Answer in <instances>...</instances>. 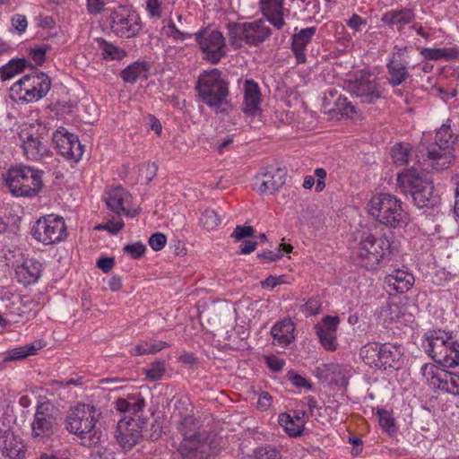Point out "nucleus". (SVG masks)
<instances>
[{
    "instance_id": "nucleus-6",
    "label": "nucleus",
    "mask_w": 459,
    "mask_h": 459,
    "mask_svg": "<svg viewBox=\"0 0 459 459\" xmlns=\"http://www.w3.org/2000/svg\"><path fill=\"white\" fill-rule=\"evenodd\" d=\"M361 360L368 367L379 370L398 368L401 349L390 342H369L359 349Z\"/></svg>"
},
{
    "instance_id": "nucleus-19",
    "label": "nucleus",
    "mask_w": 459,
    "mask_h": 459,
    "mask_svg": "<svg viewBox=\"0 0 459 459\" xmlns=\"http://www.w3.org/2000/svg\"><path fill=\"white\" fill-rule=\"evenodd\" d=\"M53 142L58 152L70 160L78 161L83 153V146L77 135L69 133L65 127H59L53 134Z\"/></svg>"
},
{
    "instance_id": "nucleus-24",
    "label": "nucleus",
    "mask_w": 459,
    "mask_h": 459,
    "mask_svg": "<svg viewBox=\"0 0 459 459\" xmlns=\"http://www.w3.org/2000/svg\"><path fill=\"white\" fill-rule=\"evenodd\" d=\"M414 276L408 271L394 269L385 278V285L391 295L407 292L414 284Z\"/></svg>"
},
{
    "instance_id": "nucleus-40",
    "label": "nucleus",
    "mask_w": 459,
    "mask_h": 459,
    "mask_svg": "<svg viewBox=\"0 0 459 459\" xmlns=\"http://www.w3.org/2000/svg\"><path fill=\"white\" fill-rule=\"evenodd\" d=\"M446 370L440 369L436 365L431 363L423 364L421 367V373L427 382L434 388L439 389L441 383V376Z\"/></svg>"
},
{
    "instance_id": "nucleus-1",
    "label": "nucleus",
    "mask_w": 459,
    "mask_h": 459,
    "mask_svg": "<svg viewBox=\"0 0 459 459\" xmlns=\"http://www.w3.org/2000/svg\"><path fill=\"white\" fill-rule=\"evenodd\" d=\"M99 415L95 406L78 403L70 409L65 418V428L81 439L88 437V441L82 442V445L91 446L100 440V431L95 428Z\"/></svg>"
},
{
    "instance_id": "nucleus-50",
    "label": "nucleus",
    "mask_w": 459,
    "mask_h": 459,
    "mask_svg": "<svg viewBox=\"0 0 459 459\" xmlns=\"http://www.w3.org/2000/svg\"><path fill=\"white\" fill-rule=\"evenodd\" d=\"M168 27L169 29V36H171L176 40H185L186 39L191 38L192 33L186 30H180L177 27L172 20L169 21Z\"/></svg>"
},
{
    "instance_id": "nucleus-60",
    "label": "nucleus",
    "mask_w": 459,
    "mask_h": 459,
    "mask_svg": "<svg viewBox=\"0 0 459 459\" xmlns=\"http://www.w3.org/2000/svg\"><path fill=\"white\" fill-rule=\"evenodd\" d=\"M366 23L367 21L357 13H353L351 17L346 21L347 26L353 30L354 31H359L360 26Z\"/></svg>"
},
{
    "instance_id": "nucleus-8",
    "label": "nucleus",
    "mask_w": 459,
    "mask_h": 459,
    "mask_svg": "<svg viewBox=\"0 0 459 459\" xmlns=\"http://www.w3.org/2000/svg\"><path fill=\"white\" fill-rule=\"evenodd\" d=\"M51 87L48 75L42 72H34L24 75L12 87L11 92L25 102H34L47 95Z\"/></svg>"
},
{
    "instance_id": "nucleus-21",
    "label": "nucleus",
    "mask_w": 459,
    "mask_h": 459,
    "mask_svg": "<svg viewBox=\"0 0 459 459\" xmlns=\"http://www.w3.org/2000/svg\"><path fill=\"white\" fill-rule=\"evenodd\" d=\"M115 437L125 451L131 450L141 439L138 423L132 418H124L117 424Z\"/></svg>"
},
{
    "instance_id": "nucleus-53",
    "label": "nucleus",
    "mask_w": 459,
    "mask_h": 459,
    "mask_svg": "<svg viewBox=\"0 0 459 459\" xmlns=\"http://www.w3.org/2000/svg\"><path fill=\"white\" fill-rule=\"evenodd\" d=\"M321 310V304L317 299H310L302 306V312L307 316L318 314Z\"/></svg>"
},
{
    "instance_id": "nucleus-47",
    "label": "nucleus",
    "mask_w": 459,
    "mask_h": 459,
    "mask_svg": "<svg viewBox=\"0 0 459 459\" xmlns=\"http://www.w3.org/2000/svg\"><path fill=\"white\" fill-rule=\"evenodd\" d=\"M200 222L207 230H212L220 224L221 219L215 211L207 209L202 213Z\"/></svg>"
},
{
    "instance_id": "nucleus-37",
    "label": "nucleus",
    "mask_w": 459,
    "mask_h": 459,
    "mask_svg": "<svg viewBox=\"0 0 459 459\" xmlns=\"http://www.w3.org/2000/svg\"><path fill=\"white\" fill-rule=\"evenodd\" d=\"M421 56L429 60L454 59L457 56L458 51L454 48H423L420 50Z\"/></svg>"
},
{
    "instance_id": "nucleus-62",
    "label": "nucleus",
    "mask_w": 459,
    "mask_h": 459,
    "mask_svg": "<svg viewBox=\"0 0 459 459\" xmlns=\"http://www.w3.org/2000/svg\"><path fill=\"white\" fill-rule=\"evenodd\" d=\"M105 230L111 234H117L124 227L123 220L118 217L117 220H110L105 223Z\"/></svg>"
},
{
    "instance_id": "nucleus-51",
    "label": "nucleus",
    "mask_w": 459,
    "mask_h": 459,
    "mask_svg": "<svg viewBox=\"0 0 459 459\" xmlns=\"http://www.w3.org/2000/svg\"><path fill=\"white\" fill-rule=\"evenodd\" d=\"M288 379L295 385L297 388H307L311 389V384L302 376L299 375L297 372L290 370L287 374Z\"/></svg>"
},
{
    "instance_id": "nucleus-56",
    "label": "nucleus",
    "mask_w": 459,
    "mask_h": 459,
    "mask_svg": "<svg viewBox=\"0 0 459 459\" xmlns=\"http://www.w3.org/2000/svg\"><path fill=\"white\" fill-rule=\"evenodd\" d=\"M101 43L103 44V56L105 58L109 59H118L122 56L121 51L115 46L106 42L105 40H102Z\"/></svg>"
},
{
    "instance_id": "nucleus-41",
    "label": "nucleus",
    "mask_w": 459,
    "mask_h": 459,
    "mask_svg": "<svg viewBox=\"0 0 459 459\" xmlns=\"http://www.w3.org/2000/svg\"><path fill=\"white\" fill-rule=\"evenodd\" d=\"M278 422L290 437H299L302 434L303 423L296 422L288 413H281Z\"/></svg>"
},
{
    "instance_id": "nucleus-52",
    "label": "nucleus",
    "mask_w": 459,
    "mask_h": 459,
    "mask_svg": "<svg viewBox=\"0 0 459 459\" xmlns=\"http://www.w3.org/2000/svg\"><path fill=\"white\" fill-rule=\"evenodd\" d=\"M255 459H281V456L275 448L259 447L255 451Z\"/></svg>"
},
{
    "instance_id": "nucleus-54",
    "label": "nucleus",
    "mask_w": 459,
    "mask_h": 459,
    "mask_svg": "<svg viewBox=\"0 0 459 459\" xmlns=\"http://www.w3.org/2000/svg\"><path fill=\"white\" fill-rule=\"evenodd\" d=\"M166 242V236L160 232L152 234L149 238V245L155 251L161 250L165 247Z\"/></svg>"
},
{
    "instance_id": "nucleus-63",
    "label": "nucleus",
    "mask_w": 459,
    "mask_h": 459,
    "mask_svg": "<svg viewBox=\"0 0 459 459\" xmlns=\"http://www.w3.org/2000/svg\"><path fill=\"white\" fill-rule=\"evenodd\" d=\"M115 264V259L113 257H101L97 261V266L103 273H109Z\"/></svg>"
},
{
    "instance_id": "nucleus-44",
    "label": "nucleus",
    "mask_w": 459,
    "mask_h": 459,
    "mask_svg": "<svg viewBox=\"0 0 459 459\" xmlns=\"http://www.w3.org/2000/svg\"><path fill=\"white\" fill-rule=\"evenodd\" d=\"M331 110L346 117H351L356 113L355 107L351 102L341 95L334 101V108Z\"/></svg>"
},
{
    "instance_id": "nucleus-29",
    "label": "nucleus",
    "mask_w": 459,
    "mask_h": 459,
    "mask_svg": "<svg viewBox=\"0 0 459 459\" xmlns=\"http://www.w3.org/2000/svg\"><path fill=\"white\" fill-rule=\"evenodd\" d=\"M414 17L411 9L401 8L385 12L382 15L381 22L390 27L396 26L397 30H401L405 25L411 23Z\"/></svg>"
},
{
    "instance_id": "nucleus-12",
    "label": "nucleus",
    "mask_w": 459,
    "mask_h": 459,
    "mask_svg": "<svg viewBox=\"0 0 459 459\" xmlns=\"http://www.w3.org/2000/svg\"><path fill=\"white\" fill-rule=\"evenodd\" d=\"M31 426L33 438H49L58 429L56 409L48 401L39 403L36 406Z\"/></svg>"
},
{
    "instance_id": "nucleus-57",
    "label": "nucleus",
    "mask_w": 459,
    "mask_h": 459,
    "mask_svg": "<svg viewBox=\"0 0 459 459\" xmlns=\"http://www.w3.org/2000/svg\"><path fill=\"white\" fill-rule=\"evenodd\" d=\"M90 459H116V456L110 449L100 446L91 452Z\"/></svg>"
},
{
    "instance_id": "nucleus-2",
    "label": "nucleus",
    "mask_w": 459,
    "mask_h": 459,
    "mask_svg": "<svg viewBox=\"0 0 459 459\" xmlns=\"http://www.w3.org/2000/svg\"><path fill=\"white\" fill-rule=\"evenodd\" d=\"M43 171L25 166L11 167L4 175V182L14 196L32 197L39 193L43 184Z\"/></svg>"
},
{
    "instance_id": "nucleus-31",
    "label": "nucleus",
    "mask_w": 459,
    "mask_h": 459,
    "mask_svg": "<svg viewBox=\"0 0 459 459\" xmlns=\"http://www.w3.org/2000/svg\"><path fill=\"white\" fill-rule=\"evenodd\" d=\"M145 407V400L140 394L129 395L126 399H118L117 401V409L124 413L135 415L142 411Z\"/></svg>"
},
{
    "instance_id": "nucleus-38",
    "label": "nucleus",
    "mask_w": 459,
    "mask_h": 459,
    "mask_svg": "<svg viewBox=\"0 0 459 459\" xmlns=\"http://www.w3.org/2000/svg\"><path fill=\"white\" fill-rule=\"evenodd\" d=\"M440 379L439 390L453 395H459V373L446 370Z\"/></svg>"
},
{
    "instance_id": "nucleus-25",
    "label": "nucleus",
    "mask_w": 459,
    "mask_h": 459,
    "mask_svg": "<svg viewBox=\"0 0 459 459\" xmlns=\"http://www.w3.org/2000/svg\"><path fill=\"white\" fill-rule=\"evenodd\" d=\"M42 264L35 258H27L15 269L17 281L23 285L35 283L41 276Z\"/></svg>"
},
{
    "instance_id": "nucleus-10",
    "label": "nucleus",
    "mask_w": 459,
    "mask_h": 459,
    "mask_svg": "<svg viewBox=\"0 0 459 459\" xmlns=\"http://www.w3.org/2000/svg\"><path fill=\"white\" fill-rule=\"evenodd\" d=\"M31 234L39 242L53 245L66 238V225L62 217L48 214L35 222Z\"/></svg>"
},
{
    "instance_id": "nucleus-61",
    "label": "nucleus",
    "mask_w": 459,
    "mask_h": 459,
    "mask_svg": "<svg viewBox=\"0 0 459 459\" xmlns=\"http://www.w3.org/2000/svg\"><path fill=\"white\" fill-rule=\"evenodd\" d=\"M146 8L152 17L160 18L161 16L160 0H147Z\"/></svg>"
},
{
    "instance_id": "nucleus-36",
    "label": "nucleus",
    "mask_w": 459,
    "mask_h": 459,
    "mask_svg": "<svg viewBox=\"0 0 459 459\" xmlns=\"http://www.w3.org/2000/svg\"><path fill=\"white\" fill-rule=\"evenodd\" d=\"M165 342L156 340H146L139 342L131 351L133 356L156 353L162 349L169 347Z\"/></svg>"
},
{
    "instance_id": "nucleus-3",
    "label": "nucleus",
    "mask_w": 459,
    "mask_h": 459,
    "mask_svg": "<svg viewBox=\"0 0 459 459\" xmlns=\"http://www.w3.org/2000/svg\"><path fill=\"white\" fill-rule=\"evenodd\" d=\"M397 180L402 192L411 195L417 207H432L438 203L439 196L434 193L432 181L421 177L417 169L406 170L398 176Z\"/></svg>"
},
{
    "instance_id": "nucleus-30",
    "label": "nucleus",
    "mask_w": 459,
    "mask_h": 459,
    "mask_svg": "<svg viewBox=\"0 0 459 459\" xmlns=\"http://www.w3.org/2000/svg\"><path fill=\"white\" fill-rule=\"evenodd\" d=\"M386 67L390 75L388 81L393 87L401 85L409 77L406 65L394 56L389 58Z\"/></svg>"
},
{
    "instance_id": "nucleus-48",
    "label": "nucleus",
    "mask_w": 459,
    "mask_h": 459,
    "mask_svg": "<svg viewBox=\"0 0 459 459\" xmlns=\"http://www.w3.org/2000/svg\"><path fill=\"white\" fill-rule=\"evenodd\" d=\"M144 373L150 381L160 380L165 373L164 362L160 360L154 361L149 368L144 369Z\"/></svg>"
},
{
    "instance_id": "nucleus-18",
    "label": "nucleus",
    "mask_w": 459,
    "mask_h": 459,
    "mask_svg": "<svg viewBox=\"0 0 459 459\" xmlns=\"http://www.w3.org/2000/svg\"><path fill=\"white\" fill-rule=\"evenodd\" d=\"M452 335L445 332H430L427 334L428 344L426 351L438 364L452 368L456 366L455 359L444 355L446 351L448 341L452 339Z\"/></svg>"
},
{
    "instance_id": "nucleus-7",
    "label": "nucleus",
    "mask_w": 459,
    "mask_h": 459,
    "mask_svg": "<svg viewBox=\"0 0 459 459\" xmlns=\"http://www.w3.org/2000/svg\"><path fill=\"white\" fill-rule=\"evenodd\" d=\"M48 132V128L40 122L22 126L18 135L27 159L38 161L48 155V141L45 140Z\"/></svg>"
},
{
    "instance_id": "nucleus-11",
    "label": "nucleus",
    "mask_w": 459,
    "mask_h": 459,
    "mask_svg": "<svg viewBox=\"0 0 459 459\" xmlns=\"http://www.w3.org/2000/svg\"><path fill=\"white\" fill-rule=\"evenodd\" d=\"M108 22L111 31L119 38L134 37L142 28L138 13L127 6L111 10Z\"/></svg>"
},
{
    "instance_id": "nucleus-9",
    "label": "nucleus",
    "mask_w": 459,
    "mask_h": 459,
    "mask_svg": "<svg viewBox=\"0 0 459 459\" xmlns=\"http://www.w3.org/2000/svg\"><path fill=\"white\" fill-rule=\"evenodd\" d=\"M390 241L372 234L364 236L359 247V258L363 267L373 270L391 253Z\"/></svg>"
},
{
    "instance_id": "nucleus-33",
    "label": "nucleus",
    "mask_w": 459,
    "mask_h": 459,
    "mask_svg": "<svg viewBox=\"0 0 459 459\" xmlns=\"http://www.w3.org/2000/svg\"><path fill=\"white\" fill-rule=\"evenodd\" d=\"M294 326L290 321H282L275 324L272 329L271 333L277 342L281 346L289 345L293 337Z\"/></svg>"
},
{
    "instance_id": "nucleus-42",
    "label": "nucleus",
    "mask_w": 459,
    "mask_h": 459,
    "mask_svg": "<svg viewBox=\"0 0 459 459\" xmlns=\"http://www.w3.org/2000/svg\"><path fill=\"white\" fill-rule=\"evenodd\" d=\"M26 63L24 58L12 59L8 64L0 67V77L2 81L10 80L16 74L23 72Z\"/></svg>"
},
{
    "instance_id": "nucleus-15",
    "label": "nucleus",
    "mask_w": 459,
    "mask_h": 459,
    "mask_svg": "<svg viewBox=\"0 0 459 459\" xmlns=\"http://www.w3.org/2000/svg\"><path fill=\"white\" fill-rule=\"evenodd\" d=\"M347 89L362 103L373 104L382 97L380 84L368 71H360L355 81L348 82Z\"/></svg>"
},
{
    "instance_id": "nucleus-45",
    "label": "nucleus",
    "mask_w": 459,
    "mask_h": 459,
    "mask_svg": "<svg viewBox=\"0 0 459 459\" xmlns=\"http://www.w3.org/2000/svg\"><path fill=\"white\" fill-rule=\"evenodd\" d=\"M379 425L390 435L394 436L397 432V428L394 424V419L391 413L384 409L377 410Z\"/></svg>"
},
{
    "instance_id": "nucleus-49",
    "label": "nucleus",
    "mask_w": 459,
    "mask_h": 459,
    "mask_svg": "<svg viewBox=\"0 0 459 459\" xmlns=\"http://www.w3.org/2000/svg\"><path fill=\"white\" fill-rule=\"evenodd\" d=\"M123 250L133 259H139L145 253L146 247L142 242H135L134 244L125 246Z\"/></svg>"
},
{
    "instance_id": "nucleus-5",
    "label": "nucleus",
    "mask_w": 459,
    "mask_h": 459,
    "mask_svg": "<svg viewBox=\"0 0 459 459\" xmlns=\"http://www.w3.org/2000/svg\"><path fill=\"white\" fill-rule=\"evenodd\" d=\"M369 213L380 223L390 228H400L407 224V214L402 203L391 194H379L371 198Z\"/></svg>"
},
{
    "instance_id": "nucleus-27",
    "label": "nucleus",
    "mask_w": 459,
    "mask_h": 459,
    "mask_svg": "<svg viewBox=\"0 0 459 459\" xmlns=\"http://www.w3.org/2000/svg\"><path fill=\"white\" fill-rule=\"evenodd\" d=\"M316 31V27H307L292 35L291 49L298 64L307 62L306 48Z\"/></svg>"
},
{
    "instance_id": "nucleus-28",
    "label": "nucleus",
    "mask_w": 459,
    "mask_h": 459,
    "mask_svg": "<svg viewBox=\"0 0 459 459\" xmlns=\"http://www.w3.org/2000/svg\"><path fill=\"white\" fill-rule=\"evenodd\" d=\"M23 446L10 429L0 430V452L9 459H22Z\"/></svg>"
},
{
    "instance_id": "nucleus-35",
    "label": "nucleus",
    "mask_w": 459,
    "mask_h": 459,
    "mask_svg": "<svg viewBox=\"0 0 459 459\" xmlns=\"http://www.w3.org/2000/svg\"><path fill=\"white\" fill-rule=\"evenodd\" d=\"M457 136L453 134L450 126L443 125L436 133V148L448 150L456 143Z\"/></svg>"
},
{
    "instance_id": "nucleus-64",
    "label": "nucleus",
    "mask_w": 459,
    "mask_h": 459,
    "mask_svg": "<svg viewBox=\"0 0 459 459\" xmlns=\"http://www.w3.org/2000/svg\"><path fill=\"white\" fill-rule=\"evenodd\" d=\"M46 51H47L46 48H37L31 49L30 56L38 65H41L44 63Z\"/></svg>"
},
{
    "instance_id": "nucleus-17",
    "label": "nucleus",
    "mask_w": 459,
    "mask_h": 459,
    "mask_svg": "<svg viewBox=\"0 0 459 459\" xmlns=\"http://www.w3.org/2000/svg\"><path fill=\"white\" fill-rule=\"evenodd\" d=\"M104 200L108 209L118 217L126 215L132 218L137 214L136 210H131L129 207L131 194L121 186L108 187L104 193Z\"/></svg>"
},
{
    "instance_id": "nucleus-55",
    "label": "nucleus",
    "mask_w": 459,
    "mask_h": 459,
    "mask_svg": "<svg viewBox=\"0 0 459 459\" xmlns=\"http://www.w3.org/2000/svg\"><path fill=\"white\" fill-rule=\"evenodd\" d=\"M255 230L251 226H237L232 233V238L236 240H241L245 238L252 237Z\"/></svg>"
},
{
    "instance_id": "nucleus-16",
    "label": "nucleus",
    "mask_w": 459,
    "mask_h": 459,
    "mask_svg": "<svg viewBox=\"0 0 459 459\" xmlns=\"http://www.w3.org/2000/svg\"><path fill=\"white\" fill-rule=\"evenodd\" d=\"M204 58L212 64H217L226 56V43L221 32L218 30L195 33Z\"/></svg>"
},
{
    "instance_id": "nucleus-26",
    "label": "nucleus",
    "mask_w": 459,
    "mask_h": 459,
    "mask_svg": "<svg viewBox=\"0 0 459 459\" xmlns=\"http://www.w3.org/2000/svg\"><path fill=\"white\" fill-rule=\"evenodd\" d=\"M261 92L257 82L247 79L244 83V101L242 110L248 116H255L260 110Z\"/></svg>"
},
{
    "instance_id": "nucleus-20",
    "label": "nucleus",
    "mask_w": 459,
    "mask_h": 459,
    "mask_svg": "<svg viewBox=\"0 0 459 459\" xmlns=\"http://www.w3.org/2000/svg\"><path fill=\"white\" fill-rule=\"evenodd\" d=\"M339 323L338 316H326L314 326L321 345L327 351H334L338 348L336 331Z\"/></svg>"
},
{
    "instance_id": "nucleus-46",
    "label": "nucleus",
    "mask_w": 459,
    "mask_h": 459,
    "mask_svg": "<svg viewBox=\"0 0 459 459\" xmlns=\"http://www.w3.org/2000/svg\"><path fill=\"white\" fill-rule=\"evenodd\" d=\"M410 153L409 144L396 143L392 149V158L397 166H403L408 162Z\"/></svg>"
},
{
    "instance_id": "nucleus-13",
    "label": "nucleus",
    "mask_w": 459,
    "mask_h": 459,
    "mask_svg": "<svg viewBox=\"0 0 459 459\" xmlns=\"http://www.w3.org/2000/svg\"><path fill=\"white\" fill-rule=\"evenodd\" d=\"M272 30L265 22L259 19L249 22L229 24V34L234 39L245 41L249 46H257L265 41Z\"/></svg>"
},
{
    "instance_id": "nucleus-22",
    "label": "nucleus",
    "mask_w": 459,
    "mask_h": 459,
    "mask_svg": "<svg viewBox=\"0 0 459 459\" xmlns=\"http://www.w3.org/2000/svg\"><path fill=\"white\" fill-rule=\"evenodd\" d=\"M285 175V171L280 168L257 174L254 178V189L262 195L273 194L284 185Z\"/></svg>"
},
{
    "instance_id": "nucleus-58",
    "label": "nucleus",
    "mask_w": 459,
    "mask_h": 459,
    "mask_svg": "<svg viewBox=\"0 0 459 459\" xmlns=\"http://www.w3.org/2000/svg\"><path fill=\"white\" fill-rule=\"evenodd\" d=\"M12 26L20 33H23L28 26L27 18L22 14H14L11 19Z\"/></svg>"
},
{
    "instance_id": "nucleus-23",
    "label": "nucleus",
    "mask_w": 459,
    "mask_h": 459,
    "mask_svg": "<svg viewBox=\"0 0 459 459\" xmlns=\"http://www.w3.org/2000/svg\"><path fill=\"white\" fill-rule=\"evenodd\" d=\"M284 0H260V7L266 20L277 30L285 25V19L290 15V9L283 6Z\"/></svg>"
},
{
    "instance_id": "nucleus-59",
    "label": "nucleus",
    "mask_w": 459,
    "mask_h": 459,
    "mask_svg": "<svg viewBox=\"0 0 459 459\" xmlns=\"http://www.w3.org/2000/svg\"><path fill=\"white\" fill-rule=\"evenodd\" d=\"M444 355H447L449 358L453 359L456 362V366L459 365V355L457 352V341L452 337L450 341H448L446 345V351L444 352Z\"/></svg>"
},
{
    "instance_id": "nucleus-4",
    "label": "nucleus",
    "mask_w": 459,
    "mask_h": 459,
    "mask_svg": "<svg viewBox=\"0 0 459 459\" xmlns=\"http://www.w3.org/2000/svg\"><path fill=\"white\" fill-rule=\"evenodd\" d=\"M195 89L202 101L216 112L227 103L228 82L221 78L218 69L204 72L198 78Z\"/></svg>"
},
{
    "instance_id": "nucleus-34",
    "label": "nucleus",
    "mask_w": 459,
    "mask_h": 459,
    "mask_svg": "<svg viewBox=\"0 0 459 459\" xmlns=\"http://www.w3.org/2000/svg\"><path fill=\"white\" fill-rule=\"evenodd\" d=\"M149 68L145 62H135L122 70L121 77L126 82L134 83L140 79H147Z\"/></svg>"
},
{
    "instance_id": "nucleus-43",
    "label": "nucleus",
    "mask_w": 459,
    "mask_h": 459,
    "mask_svg": "<svg viewBox=\"0 0 459 459\" xmlns=\"http://www.w3.org/2000/svg\"><path fill=\"white\" fill-rule=\"evenodd\" d=\"M199 429L198 421L191 415L185 416L178 422V429L183 436V438L200 433L197 431Z\"/></svg>"
},
{
    "instance_id": "nucleus-14",
    "label": "nucleus",
    "mask_w": 459,
    "mask_h": 459,
    "mask_svg": "<svg viewBox=\"0 0 459 459\" xmlns=\"http://www.w3.org/2000/svg\"><path fill=\"white\" fill-rule=\"evenodd\" d=\"M178 452L181 459H210L214 455L212 440L205 431L183 438Z\"/></svg>"
},
{
    "instance_id": "nucleus-32",
    "label": "nucleus",
    "mask_w": 459,
    "mask_h": 459,
    "mask_svg": "<svg viewBox=\"0 0 459 459\" xmlns=\"http://www.w3.org/2000/svg\"><path fill=\"white\" fill-rule=\"evenodd\" d=\"M427 157L431 160L432 168L437 170L447 169L453 160L450 149L442 150L436 147L428 150Z\"/></svg>"
},
{
    "instance_id": "nucleus-39",
    "label": "nucleus",
    "mask_w": 459,
    "mask_h": 459,
    "mask_svg": "<svg viewBox=\"0 0 459 459\" xmlns=\"http://www.w3.org/2000/svg\"><path fill=\"white\" fill-rule=\"evenodd\" d=\"M39 349H40V346L37 347L32 343L14 348L4 353V362L24 359L30 355L35 354Z\"/></svg>"
}]
</instances>
